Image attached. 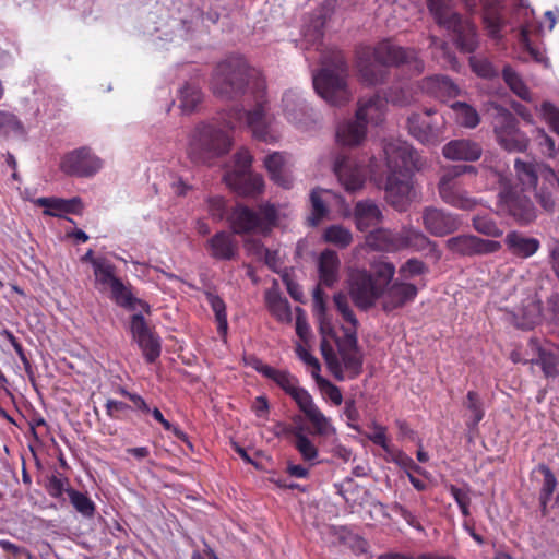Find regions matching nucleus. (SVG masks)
Listing matches in <instances>:
<instances>
[{
    "mask_svg": "<svg viewBox=\"0 0 559 559\" xmlns=\"http://www.w3.org/2000/svg\"><path fill=\"white\" fill-rule=\"evenodd\" d=\"M310 201L312 205V212L309 221L312 226H316L328 214V207L325 206L319 190L314 189L311 191Z\"/></svg>",
    "mask_w": 559,
    "mask_h": 559,
    "instance_id": "57",
    "label": "nucleus"
},
{
    "mask_svg": "<svg viewBox=\"0 0 559 559\" xmlns=\"http://www.w3.org/2000/svg\"><path fill=\"white\" fill-rule=\"evenodd\" d=\"M463 405L468 412V417L465 421L467 428L469 430L477 429L479 423L485 417L484 404L479 394L476 391H468Z\"/></svg>",
    "mask_w": 559,
    "mask_h": 559,
    "instance_id": "42",
    "label": "nucleus"
},
{
    "mask_svg": "<svg viewBox=\"0 0 559 559\" xmlns=\"http://www.w3.org/2000/svg\"><path fill=\"white\" fill-rule=\"evenodd\" d=\"M432 110H427L424 115L412 114L407 118L409 133L423 144L435 145L440 141L439 130L435 128L428 118Z\"/></svg>",
    "mask_w": 559,
    "mask_h": 559,
    "instance_id": "28",
    "label": "nucleus"
},
{
    "mask_svg": "<svg viewBox=\"0 0 559 559\" xmlns=\"http://www.w3.org/2000/svg\"><path fill=\"white\" fill-rule=\"evenodd\" d=\"M251 366L264 378L276 383L289 396L299 388L298 378L288 370L273 368L255 357L252 358Z\"/></svg>",
    "mask_w": 559,
    "mask_h": 559,
    "instance_id": "27",
    "label": "nucleus"
},
{
    "mask_svg": "<svg viewBox=\"0 0 559 559\" xmlns=\"http://www.w3.org/2000/svg\"><path fill=\"white\" fill-rule=\"evenodd\" d=\"M252 156L246 148L239 150L234 156V168L229 171H251Z\"/></svg>",
    "mask_w": 559,
    "mask_h": 559,
    "instance_id": "64",
    "label": "nucleus"
},
{
    "mask_svg": "<svg viewBox=\"0 0 559 559\" xmlns=\"http://www.w3.org/2000/svg\"><path fill=\"white\" fill-rule=\"evenodd\" d=\"M265 305L271 314L280 322L289 323L292 321V311L289 302L282 297L276 288H271L264 295Z\"/></svg>",
    "mask_w": 559,
    "mask_h": 559,
    "instance_id": "39",
    "label": "nucleus"
},
{
    "mask_svg": "<svg viewBox=\"0 0 559 559\" xmlns=\"http://www.w3.org/2000/svg\"><path fill=\"white\" fill-rule=\"evenodd\" d=\"M498 206L521 225L532 223L537 216L534 203L519 187H504L499 192Z\"/></svg>",
    "mask_w": 559,
    "mask_h": 559,
    "instance_id": "11",
    "label": "nucleus"
},
{
    "mask_svg": "<svg viewBox=\"0 0 559 559\" xmlns=\"http://www.w3.org/2000/svg\"><path fill=\"white\" fill-rule=\"evenodd\" d=\"M207 207L213 219L222 221L227 217V202L223 197H210L207 199Z\"/></svg>",
    "mask_w": 559,
    "mask_h": 559,
    "instance_id": "61",
    "label": "nucleus"
},
{
    "mask_svg": "<svg viewBox=\"0 0 559 559\" xmlns=\"http://www.w3.org/2000/svg\"><path fill=\"white\" fill-rule=\"evenodd\" d=\"M504 245L508 252L519 259H528L540 248V242L537 238L525 236L516 230L506 235Z\"/></svg>",
    "mask_w": 559,
    "mask_h": 559,
    "instance_id": "31",
    "label": "nucleus"
},
{
    "mask_svg": "<svg viewBox=\"0 0 559 559\" xmlns=\"http://www.w3.org/2000/svg\"><path fill=\"white\" fill-rule=\"evenodd\" d=\"M313 312L318 318L320 330L322 333H328L332 330L331 318L328 314L324 292L320 286L313 290Z\"/></svg>",
    "mask_w": 559,
    "mask_h": 559,
    "instance_id": "45",
    "label": "nucleus"
},
{
    "mask_svg": "<svg viewBox=\"0 0 559 559\" xmlns=\"http://www.w3.org/2000/svg\"><path fill=\"white\" fill-rule=\"evenodd\" d=\"M395 266L391 262L376 265L374 273L366 270H353L348 276V295L354 305L361 311H368L376 306L383 293V286L391 283Z\"/></svg>",
    "mask_w": 559,
    "mask_h": 559,
    "instance_id": "5",
    "label": "nucleus"
},
{
    "mask_svg": "<svg viewBox=\"0 0 559 559\" xmlns=\"http://www.w3.org/2000/svg\"><path fill=\"white\" fill-rule=\"evenodd\" d=\"M285 432H289L295 437L294 445L305 461H313L318 456V449L312 441L302 433L300 428L285 427Z\"/></svg>",
    "mask_w": 559,
    "mask_h": 559,
    "instance_id": "44",
    "label": "nucleus"
},
{
    "mask_svg": "<svg viewBox=\"0 0 559 559\" xmlns=\"http://www.w3.org/2000/svg\"><path fill=\"white\" fill-rule=\"evenodd\" d=\"M559 187V181L554 173L552 179L546 177L536 189H533L535 191V198L539 205L546 211V212H554L555 205H556V199L555 193L557 192Z\"/></svg>",
    "mask_w": 559,
    "mask_h": 559,
    "instance_id": "41",
    "label": "nucleus"
},
{
    "mask_svg": "<svg viewBox=\"0 0 559 559\" xmlns=\"http://www.w3.org/2000/svg\"><path fill=\"white\" fill-rule=\"evenodd\" d=\"M333 302L343 320L350 324L348 329H353L357 333L358 320L349 306L347 295L342 292L336 293L333 296Z\"/></svg>",
    "mask_w": 559,
    "mask_h": 559,
    "instance_id": "53",
    "label": "nucleus"
},
{
    "mask_svg": "<svg viewBox=\"0 0 559 559\" xmlns=\"http://www.w3.org/2000/svg\"><path fill=\"white\" fill-rule=\"evenodd\" d=\"M527 347L532 353L530 362L540 367L546 378L559 376V347L554 344H542L537 338H530Z\"/></svg>",
    "mask_w": 559,
    "mask_h": 559,
    "instance_id": "21",
    "label": "nucleus"
},
{
    "mask_svg": "<svg viewBox=\"0 0 559 559\" xmlns=\"http://www.w3.org/2000/svg\"><path fill=\"white\" fill-rule=\"evenodd\" d=\"M333 170L340 183L347 192H356L365 185V165L350 156L344 154L337 155L333 165Z\"/></svg>",
    "mask_w": 559,
    "mask_h": 559,
    "instance_id": "17",
    "label": "nucleus"
},
{
    "mask_svg": "<svg viewBox=\"0 0 559 559\" xmlns=\"http://www.w3.org/2000/svg\"><path fill=\"white\" fill-rule=\"evenodd\" d=\"M72 489L69 487V479L61 474H53L47 479L46 490L52 498L60 499L67 490Z\"/></svg>",
    "mask_w": 559,
    "mask_h": 559,
    "instance_id": "54",
    "label": "nucleus"
},
{
    "mask_svg": "<svg viewBox=\"0 0 559 559\" xmlns=\"http://www.w3.org/2000/svg\"><path fill=\"white\" fill-rule=\"evenodd\" d=\"M67 495L70 499L73 508L84 518H93L96 512V506L94 501L87 496V493L81 492L76 489L67 490Z\"/></svg>",
    "mask_w": 559,
    "mask_h": 559,
    "instance_id": "49",
    "label": "nucleus"
},
{
    "mask_svg": "<svg viewBox=\"0 0 559 559\" xmlns=\"http://www.w3.org/2000/svg\"><path fill=\"white\" fill-rule=\"evenodd\" d=\"M93 271L95 287L99 292L109 290L115 281L119 280V277L116 276V266L107 259L93 261Z\"/></svg>",
    "mask_w": 559,
    "mask_h": 559,
    "instance_id": "40",
    "label": "nucleus"
},
{
    "mask_svg": "<svg viewBox=\"0 0 559 559\" xmlns=\"http://www.w3.org/2000/svg\"><path fill=\"white\" fill-rule=\"evenodd\" d=\"M354 217L356 227L360 231H365L371 226L379 224L382 221L383 215L374 202L370 200H362L356 203L354 207Z\"/></svg>",
    "mask_w": 559,
    "mask_h": 559,
    "instance_id": "35",
    "label": "nucleus"
},
{
    "mask_svg": "<svg viewBox=\"0 0 559 559\" xmlns=\"http://www.w3.org/2000/svg\"><path fill=\"white\" fill-rule=\"evenodd\" d=\"M323 68L313 75V87L332 106H343L350 99L347 85L348 66L342 50L328 49L322 53Z\"/></svg>",
    "mask_w": 559,
    "mask_h": 559,
    "instance_id": "3",
    "label": "nucleus"
},
{
    "mask_svg": "<svg viewBox=\"0 0 559 559\" xmlns=\"http://www.w3.org/2000/svg\"><path fill=\"white\" fill-rule=\"evenodd\" d=\"M469 64L472 70L480 78L491 79L498 75L497 70L492 63L486 58L471 57Z\"/></svg>",
    "mask_w": 559,
    "mask_h": 559,
    "instance_id": "56",
    "label": "nucleus"
},
{
    "mask_svg": "<svg viewBox=\"0 0 559 559\" xmlns=\"http://www.w3.org/2000/svg\"><path fill=\"white\" fill-rule=\"evenodd\" d=\"M312 377L316 379L319 386L324 392L325 396L335 405H341L343 396L341 390L326 379L320 377L316 372H312Z\"/></svg>",
    "mask_w": 559,
    "mask_h": 559,
    "instance_id": "58",
    "label": "nucleus"
},
{
    "mask_svg": "<svg viewBox=\"0 0 559 559\" xmlns=\"http://www.w3.org/2000/svg\"><path fill=\"white\" fill-rule=\"evenodd\" d=\"M25 134L26 130L22 121L14 114L0 110V136H24Z\"/></svg>",
    "mask_w": 559,
    "mask_h": 559,
    "instance_id": "48",
    "label": "nucleus"
},
{
    "mask_svg": "<svg viewBox=\"0 0 559 559\" xmlns=\"http://www.w3.org/2000/svg\"><path fill=\"white\" fill-rule=\"evenodd\" d=\"M211 88L214 95L226 100L237 99L251 90L255 98L254 108L233 107L224 118L225 127L229 130L248 128L255 139L266 143L277 141L278 135L270 129L266 116L265 80L245 58L230 56L219 62L212 74Z\"/></svg>",
    "mask_w": 559,
    "mask_h": 559,
    "instance_id": "1",
    "label": "nucleus"
},
{
    "mask_svg": "<svg viewBox=\"0 0 559 559\" xmlns=\"http://www.w3.org/2000/svg\"><path fill=\"white\" fill-rule=\"evenodd\" d=\"M389 102L404 106L409 102V96L404 90H400L399 92L391 91L386 98H382L378 94L366 99L361 98L357 104L356 118L366 123V127L368 123L377 126L383 121Z\"/></svg>",
    "mask_w": 559,
    "mask_h": 559,
    "instance_id": "12",
    "label": "nucleus"
},
{
    "mask_svg": "<svg viewBox=\"0 0 559 559\" xmlns=\"http://www.w3.org/2000/svg\"><path fill=\"white\" fill-rule=\"evenodd\" d=\"M366 245L376 251L397 252L406 249L423 251L435 242L413 226H403L400 230L374 229L366 236Z\"/></svg>",
    "mask_w": 559,
    "mask_h": 559,
    "instance_id": "7",
    "label": "nucleus"
},
{
    "mask_svg": "<svg viewBox=\"0 0 559 559\" xmlns=\"http://www.w3.org/2000/svg\"><path fill=\"white\" fill-rule=\"evenodd\" d=\"M37 206L44 207V215L63 217V214H79L83 205L80 198L61 199L43 197L34 201Z\"/></svg>",
    "mask_w": 559,
    "mask_h": 559,
    "instance_id": "30",
    "label": "nucleus"
},
{
    "mask_svg": "<svg viewBox=\"0 0 559 559\" xmlns=\"http://www.w3.org/2000/svg\"><path fill=\"white\" fill-rule=\"evenodd\" d=\"M323 239L341 249L347 248L353 241L349 229L342 225H332L324 230Z\"/></svg>",
    "mask_w": 559,
    "mask_h": 559,
    "instance_id": "51",
    "label": "nucleus"
},
{
    "mask_svg": "<svg viewBox=\"0 0 559 559\" xmlns=\"http://www.w3.org/2000/svg\"><path fill=\"white\" fill-rule=\"evenodd\" d=\"M233 145L229 131L215 122L200 123L190 133L187 156L195 165H211Z\"/></svg>",
    "mask_w": 559,
    "mask_h": 559,
    "instance_id": "4",
    "label": "nucleus"
},
{
    "mask_svg": "<svg viewBox=\"0 0 559 559\" xmlns=\"http://www.w3.org/2000/svg\"><path fill=\"white\" fill-rule=\"evenodd\" d=\"M383 152L390 174H411L421 166L419 154L405 141H386Z\"/></svg>",
    "mask_w": 559,
    "mask_h": 559,
    "instance_id": "13",
    "label": "nucleus"
},
{
    "mask_svg": "<svg viewBox=\"0 0 559 559\" xmlns=\"http://www.w3.org/2000/svg\"><path fill=\"white\" fill-rule=\"evenodd\" d=\"M234 234H267L275 226L277 210L273 204H261L258 211L238 203L227 216Z\"/></svg>",
    "mask_w": 559,
    "mask_h": 559,
    "instance_id": "9",
    "label": "nucleus"
},
{
    "mask_svg": "<svg viewBox=\"0 0 559 559\" xmlns=\"http://www.w3.org/2000/svg\"><path fill=\"white\" fill-rule=\"evenodd\" d=\"M427 7L435 22L451 32L456 47L461 52L472 53L478 46L475 24L469 19H463L451 0H427Z\"/></svg>",
    "mask_w": 559,
    "mask_h": 559,
    "instance_id": "6",
    "label": "nucleus"
},
{
    "mask_svg": "<svg viewBox=\"0 0 559 559\" xmlns=\"http://www.w3.org/2000/svg\"><path fill=\"white\" fill-rule=\"evenodd\" d=\"M502 5L498 0H490L481 8L483 21L491 38H500L504 21L501 14Z\"/></svg>",
    "mask_w": 559,
    "mask_h": 559,
    "instance_id": "38",
    "label": "nucleus"
},
{
    "mask_svg": "<svg viewBox=\"0 0 559 559\" xmlns=\"http://www.w3.org/2000/svg\"><path fill=\"white\" fill-rule=\"evenodd\" d=\"M442 154L451 160H478L483 154L480 144L468 139L452 140L442 148Z\"/></svg>",
    "mask_w": 559,
    "mask_h": 559,
    "instance_id": "29",
    "label": "nucleus"
},
{
    "mask_svg": "<svg viewBox=\"0 0 559 559\" xmlns=\"http://www.w3.org/2000/svg\"><path fill=\"white\" fill-rule=\"evenodd\" d=\"M249 250L252 251L254 254L263 258L265 264L271 270H277V266L280 264V257L277 251L265 248L260 241H253L252 243H250Z\"/></svg>",
    "mask_w": 559,
    "mask_h": 559,
    "instance_id": "55",
    "label": "nucleus"
},
{
    "mask_svg": "<svg viewBox=\"0 0 559 559\" xmlns=\"http://www.w3.org/2000/svg\"><path fill=\"white\" fill-rule=\"evenodd\" d=\"M205 298L215 314L218 334L222 336H225L227 334V330H228V321H227V312H226L225 301L218 295H216L212 292H206Z\"/></svg>",
    "mask_w": 559,
    "mask_h": 559,
    "instance_id": "46",
    "label": "nucleus"
},
{
    "mask_svg": "<svg viewBox=\"0 0 559 559\" xmlns=\"http://www.w3.org/2000/svg\"><path fill=\"white\" fill-rule=\"evenodd\" d=\"M290 397L298 405L314 428V433L326 436L333 430L330 420L324 416L320 408L314 404L312 396L304 388H298Z\"/></svg>",
    "mask_w": 559,
    "mask_h": 559,
    "instance_id": "23",
    "label": "nucleus"
},
{
    "mask_svg": "<svg viewBox=\"0 0 559 559\" xmlns=\"http://www.w3.org/2000/svg\"><path fill=\"white\" fill-rule=\"evenodd\" d=\"M496 111L492 128L497 143L509 153H524L530 146V139L519 128L516 117L499 104H492Z\"/></svg>",
    "mask_w": 559,
    "mask_h": 559,
    "instance_id": "10",
    "label": "nucleus"
},
{
    "mask_svg": "<svg viewBox=\"0 0 559 559\" xmlns=\"http://www.w3.org/2000/svg\"><path fill=\"white\" fill-rule=\"evenodd\" d=\"M540 112L550 129L559 135V109L550 102H543Z\"/></svg>",
    "mask_w": 559,
    "mask_h": 559,
    "instance_id": "60",
    "label": "nucleus"
},
{
    "mask_svg": "<svg viewBox=\"0 0 559 559\" xmlns=\"http://www.w3.org/2000/svg\"><path fill=\"white\" fill-rule=\"evenodd\" d=\"M206 249L215 260L231 261L238 257L239 243L234 233L222 230L207 240Z\"/></svg>",
    "mask_w": 559,
    "mask_h": 559,
    "instance_id": "26",
    "label": "nucleus"
},
{
    "mask_svg": "<svg viewBox=\"0 0 559 559\" xmlns=\"http://www.w3.org/2000/svg\"><path fill=\"white\" fill-rule=\"evenodd\" d=\"M355 67L359 81L367 86H376L385 82L391 67L415 63L416 69L423 67L414 49L394 45L388 39L374 46L361 45L355 51Z\"/></svg>",
    "mask_w": 559,
    "mask_h": 559,
    "instance_id": "2",
    "label": "nucleus"
},
{
    "mask_svg": "<svg viewBox=\"0 0 559 559\" xmlns=\"http://www.w3.org/2000/svg\"><path fill=\"white\" fill-rule=\"evenodd\" d=\"M502 78L510 90L522 100L531 102V91L522 80V78L510 67L504 66L502 69Z\"/></svg>",
    "mask_w": 559,
    "mask_h": 559,
    "instance_id": "47",
    "label": "nucleus"
},
{
    "mask_svg": "<svg viewBox=\"0 0 559 559\" xmlns=\"http://www.w3.org/2000/svg\"><path fill=\"white\" fill-rule=\"evenodd\" d=\"M385 199L396 211H406L413 201L411 174H390L385 185Z\"/></svg>",
    "mask_w": 559,
    "mask_h": 559,
    "instance_id": "20",
    "label": "nucleus"
},
{
    "mask_svg": "<svg viewBox=\"0 0 559 559\" xmlns=\"http://www.w3.org/2000/svg\"><path fill=\"white\" fill-rule=\"evenodd\" d=\"M538 471L544 476L543 486L539 490V495L552 496L557 487V478L552 471L546 464H539Z\"/></svg>",
    "mask_w": 559,
    "mask_h": 559,
    "instance_id": "62",
    "label": "nucleus"
},
{
    "mask_svg": "<svg viewBox=\"0 0 559 559\" xmlns=\"http://www.w3.org/2000/svg\"><path fill=\"white\" fill-rule=\"evenodd\" d=\"M473 228L487 237H500L503 231L498 226L497 222L489 215H476L472 219Z\"/></svg>",
    "mask_w": 559,
    "mask_h": 559,
    "instance_id": "52",
    "label": "nucleus"
},
{
    "mask_svg": "<svg viewBox=\"0 0 559 559\" xmlns=\"http://www.w3.org/2000/svg\"><path fill=\"white\" fill-rule=\"evenodd\" d=\"M425 230L433 237H445L460 229L461 219L455 213L436 206H426L421 212Z\"/></svg>",
    "mask_w": 559,
    "mask_h": 559,
    "instance_id": "16",
    "label": "nucleus"
},
{
    "mask_svg": "<svg viewBox=\"0 0 559 559\" xmlns=\"http://www.w3.org/2000/svg\"><path fill=\"white\" fill-rule=\"evenodd\" d=\"M340 266L341 261L335 251L331 249L322 251L318 261L320 285L332 287L338 281Z\"/></svg>",
    "mask_w": 559,
    "mask_h": 559,
    "instance_id": "34",
    "label": "nucleus"
},
{
    "mask_svg": "<svg viewBox=\"0 0 559 559\" xmlns=\"http://www.w3.org/2000/svg\"><path fill=\"white\" fill-rule=\"evenodd\" d=\"M514 170L523 190L536 189L546 177H554V170L545 164L521 158L514 160Z\"/></svg>",
    "mask_w": 559,
    "mask_h": 559,
    "instance_id": "24",
    "label": "nucleus"
},
{
    "mask_svg": "<svg viewBox=\"0 0 559 559\" xmlns=\"http://www.w3.org/2000/svg\"><path fill=\"white\" fill-rule=\"evenodd\" d=\"M454 112L455 121L465 128L474 129L480 122V117L477 110L464 102H455L451 105Z\"/></svg>",
    "mask_w": 559,
    "mask_h": 559,
    "instance_id": "43",
    "label": "nucleus"
},
{
    "mask_svg": "<svg viewBox=\"0 0 559 559\" xmlns=\"http://www.w3.org/2000/svg\"><path fill=\"white\" fill-rule=\"evenodd\" d=\"M110 298L118 305L119 307L126 308L128 310H135L136 307L143 309L146 313L151 312L150 305L136 298L132 293L131 284H124L120 278L115 281L114 285L109 288Z\"/></svg>",
    "mask_w": 559,
    "mask_h": 559,
    "instance_id": "33",
    "label": "nucleus"
},
{
    "mask_svg": "<svg viewBox=\"0 0 559 559\" xmlns=\"http://www.w3.org/2000/svg\"><path fill=\"white\" fill-rule=\"evenodd\" d=\"M150 414H152L153 418L158 421L166 431H171L177 439L188 442V435L178 426H175L167 420L157 407L151 408Z\"/></svg>",
    "mask_w": 559,
    "mask_h": 559,
    "instance_id": "59",
    "label": "nucleus"
},
{
    "mask_svg": "<svg viewBox=\"0 0 559 559\" xmlns=\"http://www.w3.org/2000/svg\"><path fill=\"white\" fill-rule=\"evenodd\" d=\"M283 111L287 120L294 124H301L308 116L305 99L295 91H287L283 95Z\"/></svg>",
    "mask_w": 559,
    "mask_h": 559,
    "instance_id": "36",
    "label": "nucleus"
},
{
    "mask_svg": "<svg viewBox=\"0 0 559 559\" xmlns=\"http://www.w3.org/2000/svg\"><path fill=\"white\" fill-rule=\"evenodd\" d=\"M224 180L230 189L242 197H255L262 193L264 188L263 177L252 171H226Z\"/></svg>",
    "mask_w": 559,
    "mask_h": 559,
    "instance_id": "25",
    "label": "nucleus"
},
{
    "mask_svg": "<svg viewBox=\"0 0 559 559\" xmlns=\"http://www.w3.org/2000/svg\"><path fill=\"white\" fill-rule=\"evenodd\" d=\"M426 272V265L423 261L412 258L407 260L401 267L400 274L404 278H413L417 275H421Z\"/></svg>",
    "mask_w": 559,
    "mask_h": 559,
    "instance_id": "63",
    "label": "nucleus"
},
{
    "mask_svg": "<svg viewBox=\"0 0 559 559\" xmlns=\"http://www.w3.org/2000/svg\"><path fill=\"white\" fill-rule=\"evenodd\" d=\"M445 246L452 253L462 257L490 254L501 249L499 241L483 239L474 235L451 237L447 240Z\"/></svg>",
    "mask_w": 559,
    "mask_h": 559,
    "instance_id": "18",
    "label": "nucleus"
},
{
    "mask_svg": "<svg viewBox=\"0 0 559 559\" xmlns=\"http://www.w3.org/2000/svg\"><path fill=\"white\" fill-rule=\"evenodd\" d=\"M103 166L100 158L88 147H80L67 153L60 163V169L68 176L91 177Z\"/></svg>",
    "mask_w": 559,
    "mask_h": 559,
    "instance_id": "15",
    "label": "nucleus"
},
{
    "mask_svg": "<svg viewBox=\"0 0 559 559\" xmlns=\"http://www.w3.org/2000/svg\"><path fill=\"white\" fill-rule=\"evenodd\" d=\"M202 100V92L195 84L186 83L180 90V108L185 112H192Z\"/></svg>",
    "mask_w": 559,
    "mask_h": 559,
    "instance_id": "50",
    "label": "nucleus"
},
{
    "mask_svg": "<svg viewBox=\"0 0 559 559\" xmlns=\"http://www.w3.org/2000/svg\"><path fill=\"white\" fill-rule=\"evenodd\" d=\"M418 288L412 283L395 281L383 286L381 306L383 311L391 312L413 302L417 297Z\"/></svg>",
    "mask_w": 559,
    "mask_h": 559,
    "instance_id": "22",
    "label": "nucleus"
},
{
    "mask_svg": "<svg viewBox=\"0 0 559 559\" xmlns=\"http://www.w3.org/2000/svg\"><path fill=\"white\" fill-rule=\"evenodd\" d=\"M337 346L342 370L347 372L349 379L357 378L362 371L364 356L355 330L344 329V337Z\"/></svg>",
    "mask_w": 559,
    "mask_h": 559,
    "instance_id": "19",
    "label": "nucleus"
},
{
    "mask_svg": "<svg viewBox=\"0 0 559 559\" xmlns=\"http://www.w3.org/2000/svg\"><path fill=\"white\" fill-rule=\"evenodd\" d=\"M366 135V123L356 117L344 120L336 128V141L344 147H355L360 145L365 141Z\"/></svg>",
    "mask_w": 559,
    "mask_h": 559,
    "instance_id": "32",
    "label": "nucleus"
},
{
    "mask_svg": "<svg viewBox=\"0 0 559 559\" xmlns=\"http://www.w3.org/2000/svg\"><path fill=\"white\" fill-rule=\"evenodd\" d=\"M475 167L468 165H455L444 169L438 182L440 199L448 205L462 210L472 211L478 202L466 190L463 175L474 173Z\"/></svg>",
    "mask_w": 559,
    "mask_h": 559,
    "instance_id": "8",
    "label": "nucleus"
},
{
    "mask_svg": "<svg viewBox=\"0 0 559 559\" xmlns=\"http://www.w3.org/2000/svg\"><path fill=\"white\" fill-rule=\"evenodd\" d=\"M130 330L133 340L142 350L143 357L147 364H153L160 356V338L153 328H151L141 313L131 317Z\"/></svg>",
    "mask_w": 559,
    "mask_h": 559,
    "instance_id": "14",
    "label": "nucleus"
},
{
    "mask_svg": "<svg viewBox=\"0 0 559 559\" xmlns=\"http://www.w3.org/2000/svg\"><path fill=\"white\" fill-rule=\"evenodd\" d=\"M264 166L274 183L284 189H289L293 186V179L286 171V162L282 153L269 154L264 159Z\"/></svg>",
    "mask_w": 559,
    "mask_h": 559,
    "instance_id": "37",
    "label": "nucleus"
}]
</instances>
